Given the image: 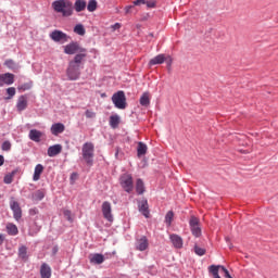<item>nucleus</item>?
<instances>
[{
    "label": "nucleus",
    "instance_id": "obj_1",
    "mask_svg": "<svg viewBox=\"0 0 278 278\" xmlns=\"http://www.w3.org/2000/svg\"><path fill=\"white\" fill-rule=\"evenodd\" d=\"M81 64H84V55H75L72 61H70L66 75L70 81H77L81 76Z\"/></svg>",
    "mask_w": 278,
    "mask_h": 278
},
{
    "label": "nucleus",
    "instance_id": "obj_2",
    "mask_svg": "<svg viewBox=\"0 0 278 278\" xmlns=\"http://www.w3.org/2000/svg\"><path fill=\"white\" fill-rule=\"evenodd\" d=\"M52 9L62 16H73V2L71 0H55L52 2Z\"/></svg>",
    "mask_w": 278,
    "mask_h": 278
},
{
    "label": "nucleus",
    "instance_id": "obj_3",
    "mask_svg": "<svg viewBox=\"0 0 278 278\" xmlns=\"http://www.w3.org/2000/svg\"><path fill=\"white\" fill-rule=\"evenodd\" d=\"M63 49L66 55H84V60L88 58V50L83 48L77 41L70 42L68 45L64 46Z\"/></svg>",
    "mask_w": 278,
    "mask_h": 278
},
{
    "label": "nucleus",
    "instance_id": "obj_4",
    "mask_svg": "<svg viewBox=\"0 0 278 278\" xmlns=\"http://www.w3.org/2000/svg\"><path fill=\"white\" fill-rule=\"evenodd\" d=\"M83 159L85 160L88 166L94 164V144L91 142H86L83 146Z\"/></svg>",
    "mask_w": 278,
    "mask_h": 278
},
{
    "label": "nucleus",
    "instance_id": "obj_5",
    "mask_svg": "<svg viewBox=\"0 0 278 278\" xmlns=\"http://www.w3.org/2000/svg\"><path fill=\"white\" fill-rule=\"evenodd\" d=\"M112 101L117 110H125L127 108V98L125 91H117L112 96Z\"/></svg>",
    "mask_w": 278,
    "mask_h": 278
},
{
    "label": "nucleus",
    "instance_id": "obj_6",
    "mask_svg": "<svg viewBox=\"0 0 278 278\" xmlns=\"http://www.w3.org/2000/svg\"><path fill=\"white\" fill-rule=\"evenodd\" d=\"M119 184L125 192H134V177L130 174H123L119 177Z\"/></svg>",
    "mask_w": 278,
    "mask_h": 278
},
{
    "label": "nucleus",
    "instance_id": "obj_7",
    "mask_svg": "<svg viewBox=\"0 0 278 278\" xmlns=\"http://www.w3.org/2000/svg\"><path fill=\"white\" fill-rule=\"evenodd\" d=\"M189 227L194 238H201V220L198 217H190Z\"/></svg>",
    "mask_w": 278,
    "mask_h": 278
},
{
    "label": "nucleus",
    "instance_id": "obj_8",
    "mask_svg": "<svg viewBox=\"0 0 278 278\" xmlns=\"http://www.w3.org/2000/svg\"><path fill=\"white\" fill-rule=\"evenodd\" d=\"M219 270H223L226 278H233L231 274H229V270L223 265H211L208 267V273L213 275V278H220V275L218 274Z\"/></svg>",
    "mask_w": 278,
    "mask_h": 278
},
{
    "label": "nucleus",
    "instance_id": "obj_9",
    "mask_svg": "<svg viewBox=\"0 0 278 278\" xmlns=\"http://www.w3.org/2000/svg\"><path fill=\"white\" fill-rule=\"evenodd\" d=\"M10 207L13 212V218L17 222L21 220V218H23V210L21 208V204H18L14 198L10 200Z\"/></svg>",
    "mask_w": 278,
    "mask_h": 278
},
{
    "label": "nucleus",
    "instance_id": "obj_10",
    "mask_svg": "<svg viewBox=\"0 0 278 278\" xmlns=\"http://www.w3.org/2000/svg\"><path fill=\"white\" fill-rule=\"evenodd\" d=\"M50 38L51 40H53L54 42H61L62 45H64V42H68V39L71 37H68V35H66L64 31L62 30H53L50 34Z\"/></svg>",
    "mask_w": 278,
    "mask_h": 278
},
{
    "label": "nucleus",
    "instance_id": "obj_11",
    "mask_svg": "<svg viewBox=\"0 0 278 278\" xmlns=\"http://www.w3.org/2000/svg\"><path fill=\"white\" fill-rule=\"evenodd\" d=\"M102 214L103 218H105V220H109V223L114 222V215H112V203L108 201L102 203Z\"/></svg>",
    "mask_w": 278,
    "mask_h": 278
},
{
    "label": "nucleus",
    "instance_id": "obj_12",
    "mask_svg": "<svg viewBox=\"0 0 278 278\" xmlns=\"http://www.w3.org/2000/svg\"><path fill=\"white\" fill-rule=\"evenodd\" d=\"M14 84V74L5 73L0 75V88L2 86H12Z\"/></svg>",
    "mask_w": 278,
    "mask_h": 278
},
{
    "label": "nucleus",
    "instance_id": "obj_13",
    "mask_svg": "<svg viewBox=\"0 0 278 278\" xmlns=\"http://www.w3.org/2000/svg\"><path fill=\"white\" fill-rule=\"evenodd\" d=\"M66 126L62 123H55L51 126L50 131L52 136H60V134H64Z\"/></svg>",
    "mask_w": 278,
    "mask_h": 278
},
{
    "label": "nucleus",
    "instance_id": "obj_14",
    "mask_svg": "<svg viewBox=\"0 0 278 278\" xmlns=\"http://www.w3.org/2000/svg\"><path fill=\"white\" fill-rule=\"evenodd\" d=\"M136 249L137 251H147L149 249V239H147V237L144 236L138 239L136 243Z\"/></svg>",
    "mask_w": 278,
    "mask_h": 278
},
{
    "label": "nucleus",
    "instance_id": "obj_15",
    "mask_svg": "<svg viewBox=\"0 0 278 278\" xmlns=\"http://www.w3.org/2000/svg\"><path fill=\"white\" fill-rule=\"evenodd\" d=\"M169 240L173 243V247H175V249H182L184 239L179 235H170Z\"/></svg>",
    "mask_w": 278,
    "mask_h": 278
},
{
    "label": "nucleus",
    "instance_id": "obj_16",
    "mask_svg": "<svg viewBox=\"0 0 278 278\" xmlns=\"http://www.w3.org/2000/svg\"><path fill=\"white\" fill-rule=\"evenodd\" d=\"M27 96H21L18 99H17V103H16V110L17 112H23L25 110H27Z\"/></svg>",
    "mask_w": 278,
    "mask_h": 278
},
{
    "label": "nucleus",
    "instance_id": "obj_17",
    "mask_svg": "<svg viewBox=\"0 0 278 278\" xmlns=\"http://www.w3.org/2000/svg\"><path fill=\"white\" fill-rule=\"evenodd\" d=\"M48 156L55 157V155H60L62 153V144H54L48 148Z\"/></svg>",
    "mask_w": 278,
    "mask_h": 278
},
{
    "label": "nucleus",
    "instance_id": "obj_18",
    "mask_svg": "<svg viewBox=\"0 0 278 278\" xmlns=\"http://www.w3.org/2000/svg\"><path fill=\"white\" fill-rule=\"evenodd\" d=\"M42 173H45V166L42 164H37L35 166L33 181H40V175H42Z\"/></svg>",
    "mask_w": 278,
    "mask_h": 278
},
{
    "label": "nucleus",
    "instance_id": "obj_19",
    "mask_svg": "<svg viewBox=\"0 0 278 278\" xmlns=\"http://www.w3.org/2000/svg\"><path fill=\"white\" fill-rule=\"evenodd\" d=\"M139 212L142 213V215L146 217V218H149V202L147 200H142L141 202H139Z\"/></svg>",
    "mask_w": 278,
    "mask_h": 278
},
{
    "label": "nucleus",
    "instance_id": "obj_20",
    "mask_svg": "<svg viewBox=\"0 0 278 278\" xmlns=\"http://www.w3.org/2000/svg\"><path fill=\"white\" fill-rule=\"evenodd\" d=\"M90 263L91 264H103V262H105V256H103V254H91L89 256Z\"/></svg>",
    "mask_w": 278,
    "mask_h": 278
},
{
    "label": "nucleus",
    "instance_id": "obj_21",
    "mask_svg": "<svg viewBox=\"0 0 278 278\" xmlns=\"http://www.w3.org/2000/svg\"><path fill=\"white\" fill-rule=\"evenodd\" d=\"M41 278H51V266L49 264L43 263L40 267Z\"/></svg>",
    "mask_w": 278,
    "mask_h": 278
},
{
    "label": "nucleus",
    "instance_id": "obj_22",
    "mask_svg": "<svg viewBox=\"0 0 278 278\" xmlns=\"http://www.w3.org/2000/svg\"><path fill=\"white\" fill-rule=\"evenodd\" d=\"M166 62V56L164 54H159L150 60V66H155L156 64H164Z\"/></svg>",
    "mask_w": 278,
    "mask_h": 278
},
{
    "label": "nucleus",
    "instance_id": "obj_23",
    "mask_svg": "<svg viewBox=\"0 0 278 278\" xmlns=\"http://www.w3.org/2000/svg\"><path fill=\"white\" fill-rule=\"evenodd\" d=\"M28 136L33 140V142H40V138H42V131L37 129H31Z\"/></svg>",
    "mask_w": 278,
    "mask_h": 278
},
{
    "label": "nucleus",
    "instance_id": "obj_24",
    "mask_svg": "<svg viewBox=\"0 0 278 278\" xmlns=\"http://www.w3.org/2000/svg\"><path fill=\"white\" fill-rule=\"evenodd\" d=\"M109 123H110V126L112 127V129H117L118 125H121V116L111 115Z\"/></svg>",
    "mask_w": 278,
    "mask_h": 278
},
{
    "label": "nucleus",
    "instance_id": "obj_25",
    "mask_svg": "<svg viewBox=\"0 0 278 278\" xmlns=\"http://www.w3.org/2000/svg\"><path fill=\"white\" fill-rule=\"evenodd\" d=\"M87 2L86 0H76L74 3V10L76 12H84L86 10Z\"/></svg>",
    "mask_w": 278,
    "mask_h": 278
},
{
    "label": "nucleus",
    "instance_id": "obj_26",
    "mask_svg": "<svg viewBox=\"0 0 278 278\" xmlns=\"http://www.w3.org/2000/svg\"><path fill=\"white\" fill-rule=\"evenodd\" d=\"M140 105H142L143 108H149V105L151 104V99L149 98V92H144L140 100Z\"/></svg>",
    "mask_w": 278,
    "mask_h": 278
},
{
    "label": "nucleus",
    "instance_id": "obj_27",
    "mask_svg": "<svg viewBox=\"0 0 278 278\" xmlns=\"http://www.w3.org/2000/svg\"><path fill=\"white\" fill-rule=\"evenodd\" d=\"M7 231H8L9 236H17L18 227H16V225H14V224H8Z\"/></svg>",
    "mask_w": 278,
    "mask_h": 278
},
{
    "label": "nucleus",
    "instance_id": "obj_28",
    "mask_svg": "<svg viewBox=\"0 0 278 278\" xmlns=\"http://www.w3.org/2000/svg\"><path fill=\"white\" fill-rule=\"evenodd\" d=\"M136 192L138 194H144V181L140 178L136 181Z\"/></svg>",
    "mask_w": 278,
    "mask_h": 278
},
{
    "label": "nucleus",
    "instance_id": "obj_29",
    "mask_svg": "<svg viewBox=\"0 0 278 278\" xmlns=\"http://www.w3.org/2000/svg\"><path fill=\"white\" fill-rule=\"evenodd\" d=\"M137 155H147V144L139 142L137 148Z\"/></svg>",
    "mask_w": 278,
    "mask_h": 278
},
{
    "label": "nucleus",
    "instance_id": "obj_30",
    "mask_svg": "<svg viewBox=\"0 0 278 278\" xmlns=\"http://www.w3.org/2000/svg\"><path fill=\"white\" fill-rule=\"evenodd\" d=\"M74 33L77 34L78 36H86V28H84V25L77 24L74 27Z\"/></svg>",
    "mask_w": 278,
    "mask_h": 278
},
{
    "label": "nucleus",
    "instance_id": "obj_31",
    "mask_svg": "<svg viewBox=\"0 0 278 278\" xmlns=\"http://www.w3.org/2000/svg\"><path fill=\"white\" fill-rule=\"evenodd\" d=\"M18 257H21V260H27V247L22 245L18 249Z\"/></svg>",
    "mask_w": 278,
    "mask_h": 278
},
{
    "label": "nucleus",
    "instance_id": "obj_32",
    "mask_svg": "<svg viewBox=\"0 0 278 278\" xmlns=\"http://www.w3.org/2000/svg\"><path fill=\"white\" fill-rule=\"evenodd\" d=\"M173 218H175V213H173V211H168L165 216V223L166 225H168V227H170V225L173 224Z\"/></svg>",
    "mask_w": 278,
    "mask_h": 278
},
{
    "label": "nucleus",
    "instance_id": "obj_33",
    "mask_svg": "<svg viewBox=\"0 0 278 278\" xmlns=\"http://www.w3.org/2000/svg\"><path fill=\"white\" fill-rule=\"evenodd\" d=\"M34 201H42L45 199V192L38 190L35 193H33Z\"/></svg>",
    "mask_w": 278,
    "mask_h": 278
},
{
    "label": "nucleus",
    "instance_id": "obj_34",
    "mask_svg": "<svg viewBox=\"0 0 278 278\" xmlns=\"http://www.w3.org/2000/svg\"><path fill=\"white\" fill-rule=\"evenodd\" d=\"M33 83H25L17 87V90H22V92H25V90H31Z\"/></svg>",
    "mask_w": 278,
    "mask_h": 278
},
{
    "label": "nucleus",
    "instance_id": "obj_35",
    "mask_svg": "<svg viewBox=\"0 0 278 278\" xmlns=\"http://www.w3.org/2000/svg\"><path fill=\"white\" fill-rule=\"evenodd\" d=\"M14 175H16V172H12L11 174H7L4 176V184H12V181H14Z\"/></svg>",
    "mask_w": 278,
    "mask_h": 278
},
{
    "label": "nucleus",
    "instance_id": "obj_36",
    "mask_svg": "<svg viewBox=\"0 0 278 278\" xmlns=\"http://www.w3.org/2000/svg\"><path fill=\"white\" fill-rule=\"evenodd\" d=\"M88 12H94L97 10V0H90L87 4Z\"/></svg>",
    "mask_w": 278,
    "mask_h": 278
},
{
    "label": "nucleus",
    "instance_id": "obj_37",
    "mask_svg": "<svg viewBox=\"0 0 278 278\" xmlns=\"http://www.w3.org/2000/svg\"><path fill=\"white\" fill-rule=\"evenodd\" d=\"M207 251L199 245H194V253L195 255H199L200 257H202V255H205Z\"/></svg>",
    "mask_w": 278,
    "mask_h": 278
},
{
    "label": "nucleus",
    "instance_id": "obj_38",
    "mask_svg": "<svg viewBox=\"0 0 278 278\" xmlns=\"http://www.w3.org/2000/svg\"><path fill=\"white\" fill-rule=\"evenodd\" d=\"M7 94H9L7 99H12L16 94V88L9 87L7 89Z\"/></svg>",
    "mask_w": 278,
    "mask_h": 278
},
{
    "label": "nucleus",
    "instance_id": "obj_39",
    "mask_svg": "<svg viewBox=\"0 0 278 278\" xmlns=\"http://www.w3.org/2000/svg\"><path fill=\"white\" fill-rule=\"evenodd\" d=\"M85 116H86V118H96L97 117V113L93 112L92 110H87L85 112Z\"/></svg>",
    "mask_w": 278,
    "mask_h": 278
},
{
    "label": "nucleus",
    "instance_id": "obj_40",
    "mask_svg": "<svg viewBox=\"0 0 278 278\" xmlns=\"http://www.w3.org/2000/svg\"><path fill=\"white\" fill-rule=\"evenodd\" d=\"M4 66H7L8 68H14V66H16V63H14V60H7L4 62Z\"/></svg>",
    "mask_w": 278,
    "mask_h": 278
},
{
    "label": "nucleus",
    "instance_id": "obj_41",
    "mask_svg": "<svg viewBox=\"0 0 278 278\" xmlns=\"http://www.w3.org/2000/svg\"><path fill=\"white\" fill-rule=\"evenodd\" d=\"M10 149H12V143H10V141H4L2 143V151H10Z\"/></svg>",
    "mask_w": 278,
    "mask_h": 278
},
{
    "label": "nucleus",
    "instance_id": "obj_42",
    "mask_svg": "<svg viewBox=\"0 0 278 278\" xmlns=\"http://www.w3.org/2000/svg\"><path fill=\"white\" fill-rule=\"evenodd\" d=\"M63 214H64V216H65V218H66L67 220H70V222L73 220V217H71V211L65 210V211L63 212Z\"/></svg>",
    "mask_w": 278,
    "mask_h": 278
},
{
    "label": "nucleus",
    "instance_id": "obj_43",
    "mask_svg": "<svg viewBox=\"0 0 278 278\" xmlns=\"http://www.w3.org/2000/svg\"><path fill=\"white\" fill-rule=\"evenodd\" d=\"M146 5H147L148 8H155V1H153V0L147 1V2H146Z\"/></svg>",
    "mask_w": 278,
    "mask_h": 278
},
{
    "label": "nucleus",
    "instance_id": "obj_44",
    "mask_svg": "<svg viewBox=\"0 0 278 278\" xmlns=\"http://www.w3.org/2000/svg\"><path fill=\"white\" fill-rule=\"evenodd\" d=\"M165 62H166L167 66H172L173 65V58L167 55Z\"/></svg>",
    "mask_w": 278,
    "mask_h": 278
},
{
    "label": "nucleus",
    "instance_id": "obj_45",
    "mask_svg": "<svg viewBox=\"0 0 278 278\" xmlns=\"http://www.w3.org/2000/svg\"><path fill=\"white\" fill-rule=\"evenodd\" d=\"M36 214H38V208L34 207L29 210V215L30 216H36Z\"/></svg>",
    "mask_w": 278,
    "mask_h": 278
},
{
    "label": "nucleus",
    "instance_id": "obj_46",
    "mask_svg": "<svg viewBox=\"0 0 278 278\" xmlns=\"http://www.w3.org/2000/svg\"><path fill=\"white\" fill-rule=\"evenodd\" d=\"M144 3H146L144 0H135V1H134V5H142V4H144Z\"/></svg>",
    "mask_w": 278,
    "mask_h": 278
},
{
    "label": "nucleus",
    "instance_id": "obj_47",
    "mask_svg": "<svg viewBox=\"0 0 278 278\" xmlns=\"http://www.w3.org/2000/svg\"><path fill=\"white\" fill-rule=\"evenodd\" d=\"M112 29H113V31H116V29H121V24H119V23H115V24L112 26Z\"/></svg>",
    "mask_w": 278,
    "mask_h": 278
},
{
    "label": "nucleus",
    "instance_id": "obj_48",
    "mask_svg": "<svg viewBox=\"0 0 278 278\" xmlns=\"http://www.w3.org/2000/svg\"><path fill=\"white\" fill-rule=\"evenodd\" d=\"M3 164H5V157L0 154V166H3Z\"/></svg>",
    "mask_w": 278,
    "mask_h": 278
},
{
    "label": "nucleus",
    "instance_id": "obj_49",
    "mask_svg": "<svg viewBox=\"0 0 278 278\" xmlns=\"http://www.w3.org/2000/svg\"><path fill=\"white\" fill-rule=\"evenodd\" d=\"M58 251H59L58 247H54V248L52 249L53 255H56Z\"/></svg>",
    "mask_w": 278,
    "mask_h": 278
},
{
    "label": "nucleus",
    "instance_id": "obj_50",
    "mask_svg": "<svg viewBox=\"0 0 278 278\" xmlns=\"http://www.w3.org/2000/svg\"><path fill=\"white\" fill-rule=\"evenodd\" d=\"M71 179H72V180L77 179V174H76V173H73V174L71 175Z\"/></svg>",
    "mask_w": 278,
    "mask_h": 278
},
{
    "label": "nucleus",
    "instance_id": "obj_51",
    "mask_svg": "<svg viewBox=\"0 0 278 278\" xmlns=\"http://www.w3.org/2000/svg\"><path fill=\"white\" fill-rule=\"evenodd\" d=\"M131 10V7L126 8V14H129V11Z\"/></svg>",
    "mask_w": 278,
    "mask_h": 278
},
{
    "label": "nucleus",
    "instance_id": "obj_52",
    "mask_svg": "<svg viewBox=\"0 0 278 278\" xmlns=\"http://www.w3.org/2000/svg\"><path fill=\"white\" fill-rule=\"evenodd\" d=\"M0 244H3V235H0Z\"/></svg>",
    "mask_w": 278,
    "mask_h": 278
},
{
    "label": "nucleus",
    "instance_id": "obj_53",
    "mask_svg": "<svg viewBox=\"0 0 278 278\" xmlns=\"http://www.w3.org/2000/svg\"><path fill=\"white\" fill-rule=\"evenodd\" d=\"M115 156L118 157V150L116 151Z\"/></svg>",
    "mask_w": 278,
    "mask_h": 278
}]
</instances>
